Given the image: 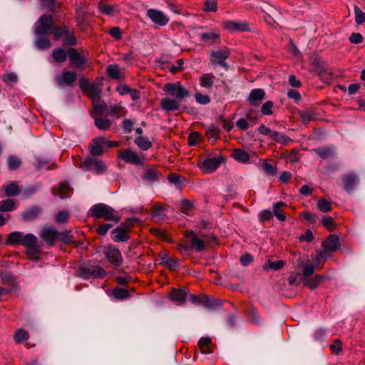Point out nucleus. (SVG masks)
<instances>
[{"instance_id": "f257e3e1", "label": "nucleus", "mask_w": 365, "mask_h": 365, "mask_svg": "<svg viewBox=\"0 0 365 365\" xmlns=\"http://www.w3.org/2000/svg\"><path fill=\"white\" fill-rule=\"evenodd\" d=\"M89 215L93 218H103L107 221L118 223L120 220L118 212L111 207L104 203H98L93 205L89 210Z\"/></svg>"}, {"instance_id": "f03ea898", "label": "nucleus", "mask_w": 365, "mask_h": 365, "mask_svg": "<svg viewBox=\"0 0 365 365\" xmlns=\"http://www.w3.org/2000/svg\"><path fill=\"white\" fill-rule=\"evenodd\" d=\"M184 236L187 239L190 245L178 244L177 249L182 254L185 253L190 250L195 249L197 252H202L205 249V242L198 238L197 235L192 230H187L185 232Z\"/></svg>"}, {"instance_id": "7ed1b4c3", "label": "nucleus", "mask_w": 365, "mask_h": 365, "mask_svg": "<svg viewBox=\"0 0 365 365\" xmlns=\"http://www.w3.org/2000/svg\"><path fill=\"white\" fill-rule=\"evenodd\" d=\"M78 274L83 279H103L106 272L98 265L87 264L79 268Z\"/></svg>"}, {"instance_id": "20e7f679", "label": "nucleus", "mask_w": 365, "mask_h": 365, "mask_svg": "<svg viewBox=\"0 0 365 365\" xmlns=\"http://www.w3.org/2000/svg\"><path fill=\"white\" fill-rule=\"evenodd\" d=\"M163 91L178 101H182L190 96L189 91L182 86L180 82L168 83L163 86Z\"/></svg>"}, {"instance_id": "39448f33", "label": "nucleus", "mask_w": 365, "mask_h": 365, "mask_svg": "<svg viewBox=\"0 0 365 365\" xmlns=\"http://www.w3.org/2000/svg\"><path fill=\"white\" fill-rule=\"evenodd\" d=\"M79 87L83 94L88 96L91 101L101 98V89L97 82L91 83L88 79L82 77L79 79Z\"/></svg>"}, {"instance_id": "423d86ee", "label": "nucleus", "mask_w": 365, "mask_h": 365, "mask_svg": "<svg viewBox=\"0 0 365 365\" xmlns=\"http://www.w3.org/2000/svg\"><path fill=\"white\" fill-rule=\"evenodd\" d=\"M225 160L222 155L207 158L202 162H199L198 167L203 173L210 174L214 173Z\"/></svg>"}, {"instance_id": "0eeeda50", "label": "nucleus", "mask_w": 365, "mask_h": 365, "mask_svg": "<svg viewBox=\"0 0 365 365\" xmlns=\"http://www.w3.org/2000/svg\"><path fill=\"white\" fill-rule=\"evenodd\" d=\"M118 157L126 163L131 165H143L144 164L143 158L130 148L120 150L118 153Z\"/></svg>"}, {"instance_id": "6e6552de", "label": "nucleus", "mask_w": 365, "mask_h": 365, "mask_svg": "<svg viewBox=\"0 0 365 365\" xmlns=\"http://www.w3.org/2000/svg\"><path fill=\"white\" fill-rule=\"evenodd\" d=\"M340 245L339 240L337 235H330L327 239L322 242V247L324 250L319 251L316 257V260L319 262L324 257L325 251L334 252L339 249Z\"/></svg>"}, {"instance_id": "1a4fd4ad", "label": "nucleus", "mask_w": 365, "mask_h": 365, "mask_svg": "<svg viewBox=\"0 0 365 365\" xmlns=\"http://www.w3.org/2000/svg\"><path fill=\"white\" fill-rule=\"evenodd\" d=\"M53 26V19L51 15L43 14L38 21L36 27V34L38 36L49 33Z\"/></svg>"}, {"instance_id": "9d476101", "label": "nucleus", "mask_w": 365, "mask_h": 365, "mask_svg": "<svg viewBox=\"0 0 365 365\" xmlns=\"http://www.w3.org/2000/svg\"><path fill=\"white\" fill-rule=\"evenodd\" d=\"M230 56V51L227 48H224L217 51H212L210 53V60L212 64H217L225 68H227L228 66L225 61Z\"/></svg>"}, {"instance_id": "9b49d317", "label": "nucleus", "mask_w": 365, "mask_h": 365, "mask_svg": "<svg viewBox=\"0 0 365 365\" xmlns=\"http://www.w3.org/2000/svg\"><path fill=\"white\" fill-rule=\"evenodd\" d=\"M224 29L231 32L250 31L251 27L247 21L227 20L222 22Z\"/></svg>"}, {"instance_id": "f8f14e48", "label": "nucleus", "mask_w": 365, "mask_h": 365, "mask_svg": "<svg viewBox=\"0 0 365 365\" xmlns=\"http://www.w3.org/2000/svg\"><path fill=\"white\" fill-rule=\"evenodd\" d=\"M68 56L69 58L71 66L80 70L85 68V64L87 63V59L85 56H82L76 48H68Z\"/></svg>"}, {"instance_id": "ddd939ff", "label": "nucleus", "mask_w": 365, "mask_h": 365, "mask_svg": "<svg viewBox=\"0 0 365 365\" xmlns=\"http://www.w3.org/2000/svg\"><path fill=\"white\" fill-rule=\"evenodd\" d=\"M110 264L115 267H119L123 263V257L118 249L111 246H106L103 251Z\"/></svg>"}, {"instance_id": "4468645a", "label": "nucleus", "mask_w": 365, "mask_h": 365, "mask_svg": "<svg viewBox=\"0 0 365 365\" xmlns=\"http://www.w3.org/2000/svg\"><path fill=\"white\" fill-rule=\"evenodd\" d=\"M76 80V71H63L60 76H56V81L60 86H72Z\"/></svg>"}, {"instance_id": "2eb2a0df", "label": "nucleus", "mask_w": 365, "mask_h": 365, "mask_svg": "<svg viewBox=\"0 0 365 365\" xmlns=\"http://www.w3.org/2000/svg\"><path fill=\"white\" fill-rule=\"evenodd\" d=\"M81 167L86 170L93 169L96 174H101L106 170V166L103 162L92 157L86 158Z\"/></svg>"}, {"instance_id": "dca6fc26", "label": "nucleus", "mask_w": 365, "mask_h": 365, "mask_svg": "<svg viewBox=\"0 0 365 365\" xmlns=\"http://www.w3.org/2000/svg\"><path fill=\"white\" fill-rule=\"evenodd\" d=\"M341 187L348 192H351L356 187L359 178L354 173H347L341 177Z\"/></svg>"}, {"instance_id": "f3484780", "label": "nucleus", "mask_w": 365, "mask_h": 365, "mask_svg": "<svg viewBox=\"0 0 365 365\" xmlns=\"http://www.w3.org/2000/svg\"><path fill=\"white\" fill-rule=\"evenodd\" d=\"M39 236L48 246H53L59 232L53 227H46L41 230Z\"/></svg>"}, {"instance_id": "a211bd4d", "label": "nucleus", "mask_w": 365, "mask_h": 365, "mask_svg": "<svg viewBox=\"0 0 365 365\" xmlns=\"http://www.w3.org/2000/svg\"><path fill=\"white\" fill-rule=\"evenodd\" d=\"M147 16L151 19V21L160 26H163L168 24L169 22V18L165 15V14L159 10L154 9H149L147 10Z\"/></svg>"}, {"instance_id": "6ab92c4d", "label": "nucleus", "mask_w": 365, "mask_h": 365, "mask_svg": "<svg viewBox=\"0 0 365 365\" xmlns=\"http://www.w3.org/2000/svg\"><path fill=\"white\" fill-rule=\"evenodd\" d=\"M103 137H96L92 140V144L90 145V153L93 156H100L103 153Z\"/></svg>"}, {"instance_id": "aec40b11", "label": "nucleus", "mask_w": 365, "mask_h": 365, "mask_svg": "<svg viewBox=\"0 0 365 365\" xmlns=\"http://www.w3.org/2000/svg\"><path fill=\"white\" fill-rule=\"evenodd\" d=\"M265 92L262 88L252 89L247 98V101L251 106H257L264 98Z\"/></svg>"}, {"instance_id": "412c9836", "label": "nucleus", "mask_w": 365, "mask_h": 365, "mask_svg": "<svg viewBox=\"0 0 365 365\" xmlns=\"http://www.w3.org/2000/svg\"><path fill=\"white\" fill-rule=\"evenodd\" d=\"M180 101L170 98H163L160 100V108L165 111H175L180 109Z\"/></svg>"}, {"instance_id": "4be33fe9", "label": "nucleus", "mask_w": 365, "mask_h": 365, "mask_svg": "<svg viewBox=\"0 0 365 365\" xmlns=\"http://www.w3.org/2000/svg\"><path fill=\"white\" fill-rule=\"evenodd\" d=\"M92 102L93 109L91 113V117L102 116L104 112L107 110V105L104 101H101V98L92 101Z\"/></svg>"}, {"instance_id": "5701e85b", "label": "nucleus", "mask_w": 365, "mask_h": 365, "mask_svg": "<svg viewBox=\"0 0 365 365\" xmlns=\"http://www.w3.org/2000/svg\"><path fill=\"white\" fill-rule=\"evenodd\" d=\"M187 297V292L182 289H173L170 294V299L179 304H183Z\"/></svg>"}, {"instance_id": "b1692460", "label": "nucleus", "mask_w": 365, "mask_h": 365, "mask_svg": "<svg viewBox=\"0 0 365 365\" xmlns=\"http://www.w3.org/2000/svg\"><path fill=\"white\" fill-rule=\"evenodd\" d=\"M220 38V35L215 30H210V31L202 33L200 35V39L205 43L213 44Z\"/></svg>"}, {"instance_id": "393cba45", "label": "nucleus", "mask_w": 365, "mask_h": 365, "mask_svg": "<svg viewBox=\"0 0 365 365\" xmlns=\"http://www.w3.org/2000/svg\"><path fill=\"white\" fill-rule=\"evenodd\" d=\"M215 76L212 73L202 74L199 78V83L201 87L206 89H211L214 85Z\"/></svg>"}, {"instance_id": "a878e982", "label": "nucleus", "mask_w": 365, "mask_h": 365, "mask_svg": "<svg viewBox=\"0 0 365 365\" xmlns=\"http://www.w3.org/2000/svg\"><path fill=\"white\" fill-rule=\"evenodd\" d=\"M324 280V277L320 274H316L312 277L305 278L304 284L310 289L314 290Z\"/></svg>"}, {"instance_id": "bb28decb", "label": "nucleus", "mask_w": 365, "mask_h": 365, "mask_svg": "<svg viewBox=\"0 0 365 365\" xmlns=\"http://www.w3.org/2000/svg\"><path fill=\"white\" fill-rule=\"evenodd\" d=\"M129 229L127 227H119L115 229L113 240L115 242H125L129 240L128 235Z\"/></svg>"}, {"instance_id": "cd10ccee", "label": "nucleus", "mask_w": 365, "mask_h": 365, "mask_svg": "<svg viewBox=\"0 0 365 365\" xmlns=\"http://www.w3.org/2000/svg\"><path fill=\"white\" fill-rule=\"evenodd\" d=\"M198 346L202 354H209L213 352V346L210 338H201Z\"/></svg>"}, {"instance_id": "c85d7f7f", "label": "nucleus", "mask_w": 365, "mask_h": 365, "mask_svg": "<svg viewBox=\"0 0 365 365\" xmlns=\"http://www.w3.org/2000/svg\"><path fill=\"white\" fill-rule=\"evenodd\" d=\"M232 156L235 160L242 163H248L250 160L249 153L245 150L240 148L234 149Z\"/></svg>"}, {"instance_id": "c756f323", "label": "nucleus", "mask_w": 365, "mask_h": 365, "mask_svg": "<svg viewBox=\"0 0 365 365\" xmlns=\"http://www.w3.org/2000/svg\"><path fill=\"white\" fill-rule=\"evenodd\" d=\"M95 125L101 130H107L112 125V121L103 116L93 117Z\"/></svg>"}, {"instance_id": "7c9ffc66", "label": "nucleus", "mask_w": 365, "mask_h": 365, "mask_svg": "<svg viewBox=\"0 0 365 365\" xmlns=\"http://www.w3.org/2000/svg\"><path fill=\"white\" fill-rule=\"evenodd\" d=\"M24 233L21 232H12L6 239V244L10 245H21L23 240Z\"/></svg>"}, {"instance_id": "2f4dec72", "label": "nucleus", "mask_w": 365, "mask_h": 365, "mask_svg": "<svg viewBox=\"0 0 365 365\" xmlns=\"http://www.w3.org/2000/svg\"><path fill=\"white\" fill-rule=\"evenodd\" d=\"M270 138L278 143L285 145L292 142V140L289 137L285 135L282 133L275 130H272Z\"/></svg>"}, {"instance_id": "473e14b6", "label": "nucleus", "mask_w": 365, "mask_h": 365, "mask_svg": "<svg viewBox=\"0 0 365 365\" xmlns=\"http://www.w3.org/2000/svg\"><path fill=\"white\" fill-rule=\"evenodd\" d=\"M107 74L109 77L116 79L122 80L124 78V75L121 73L118 65H108L106 67Z\"/></svg>"}, {"instance_id": "72a5a7b5", "label": "nucleus", "mask_w": 365, "mask_h": 365, "mask_svg": "<svg viewBox=\"0 0 365 365\" xmlns=\"http://www.w3.org/2000/svg\"><path fill=\"white\" fill-rule=\"evenodd\" d=\"M5 195L7 197H14L18 195L21 190L16 182H11L7 185L4 186Z\"/></svg>"}, {"instance_id": "f704fd0d", "label": "nucleus", "mask_w": 365, "mask_h": 365, "mask_svg": "<svg viewBox=\"0 0 365 365\" xmlns=\"http://www.w3.org/2000/svg\"><path fill=\"white\" fill-rule=\"evenodd\" d=\"M159 175L158 170L155 168H151L144 172L143 179L148 182H154L158 180Z\"/></svg>"}, {"instance_id": "c9c22d12", "label": "nucleus", "mask_w": 365, "mask_h": 365, "mask_svg": "<svg viewBox=\"0 0 365 365\" xmlns=\"http://www.w3.org/2000/svg\"><path fill=\"white\" fill-rule=\"evenodd\" d=\"M286 206V203L283 202H277L273 205V215L280 221H284L286 220V215L281 210L282 207Z\"/></svg>"}, {"instance_id": "e433bc0d", "label": "nucleus", "mask_w": 365, "mask_h": 365, "mask_svg": "<svg viewBox=\"0 0 365 365\" xmlns=\"http://www.w3.org/2000/svg\"><path fill=\"white\" fill-rule=\"evenodd\" d=\"M134 141L135 143L143 150H148L153 146L152 142L145 136H138Z\"/></svg>"}, {"instance_id": "4c0bfd02", "label": "nucleus", "mask_w": 365, "mask_h": 365, "mask_svg": "<svg viewBox=\"0 0 365 365\" xmlns=\"http://www.w3.org/2000/svg\"><path fill=\"white\" fill-rule=\"evenodd\" d=\"M52 56L56 62L63 63L67 58L68 51L66 52L61 48H56L53 51Z\"/></svg>"}, {"instance_id": "58836bf2", "label": "nucleus", "mask_w": 365, "mask_h": 365, "mask_svg": "<svg viewBox=\"0 0 365 365\" xmlns=\"http://www.w3.org/2000/svg\"><path fill=\"white\" fill-rule=\"evenodd\" d=\"M16 201L14 199H7L0 201V212H9L15 210Z\"/></svg>"}, {"instance_id": "ea45409f", "label": "nucleus", "mask_w": 365, "mask_h": 365, "mask_svg": "<svg viewBox=\"0 0 365 365\" xmlns=\"http://www.w3.org/2000/svg\"><path fill=\"white\" fill-rule=\"evenodd\" d=\"M218 9V0H204L202 10L204 12H216Z\"/></svg>"}, {"instance_id": "a19ab883", "label": "nucleus", "mask_w": 365, "mask_h": 365, "mask_svg": "<svg viewBox=\"0 0 365 365\" xmlns=\"http://www.w3.org/2000/svg\"><path fill=\"white\" fill-rule=\"evenodd\" d=\"M38 242V238L33 234L24 235L21 245L26 248L36 245Z\"/></svg>"}, {"instance_id": "79ce46f5", "label": "nucleus", "mask_w": 365, "mask_h": 365, "mask_svg": "<svg viewBox=\"0 0 365 365\" xmlns=\"http://www.w3.org/2000/svg\"><path fill=\"white\" fill-rule=\"evenodd\" d=\"M164 208L161 205H155L151 208V216L154 220H160L164 218Z\"/></svg>"}, {"instance_id": "37998d69", "label": "nucleus", "mask_w": 365, "mask_h": 365, "mask_svg": "<svg viewBox=\"0 0 365 365\" xmlns=\"http://www.w3.org/2000/svg\"><path fill=\"white\" fill-rule=\"evenodd\" d=\"M314 152L321 158L326 159L334 155V150L330 147H319L314 149Z\"/></svg>"}, {"instance_id": "c03bdc74", "label": "nucleus", "mask_w": 365, "mask_h": 365, "mask_svg": "<svg viewBox=\"0 0 365 365\" xmlns=\"http://www.w3.org/2000/svg\"><path fill=\"white\" fill-rule=\"evenodd\" d=\"M29 338V334L27 331L24 329H18L14 334V340L17 344H21Z\"/></svg>"}, {"instance_id": "a18cd8bd", "label": "nucleus", "mask_w": 365, "mask_h": 365, "mask_svg": "<svg viewBox=\"0 0 365 365\" xmlns=\"http://www.w3.org/2000/svg\"><path fill=\"white\" fill-rule=\"evenodd\" d=\"M7 164L10 170H15L20 168L21 160L16 155H10L7 159Z\"/></svg>"}, {"instance_id": "49530a36", "label": "nucleus", "mask_w": 365, "mask_h": 365, "mask_svg": "<svg viewBox=\"0 0 365 365\" xmlns=\"http://www.w3.org/2000/svg\"><path fill=\"white\" fill-rule=\"evenodd\" d=\"M41 212V209L36 207L28 209L23 212L22 217L26 220H31L35 219Z\"/></svg>"}, {"instance_id": "de8ad7c7", "label": "nucleus", "mask_w": 365, "mask_h": 365, "mask_svg": "<svg viewBox=\"0 0 365 365\" xmlns=\"http://www.w3.org/2000/svg\"><path fill=\"white\" fill-rule=\"evenodd\" d=\"M72 188L67 182H61L58 185V195L61 198L68 197L71 192Z\"/></svg>"}, {"instance_id": "09e8293b", "label": "nucleus", "mask_w": 365, "mask_h": 365, "mask_svg": "<svg viewBox=\"0 0 365 365\" xmlns=\"http://www.w3.org/2000/svg\"><path fill=\"white\" fill-rule=\"evenodd\" d=\"M100 11L106 15L112 16L116 11V6L110 4H106L103 2L98 4Z\"/></svg>"}, {"instance_id": "8fccbe9b", "label": "nucleus", "mask_w": 365, "mask_h": 365, "mask_svg": "<svg viewBox=\"0 0 365 365\" xmlns=\"http://www.w3.org/2000/svg\"><path fill=\"white\" fill-rule=\"evenodd\" d=\"M317 208L322 212H327L331 210V203L325 198H320L317 204Z\"/></svg>"}, {"instance_id": "3c124183", "label": "nucleus", "mask_w": 365, "mask_h": 365, "mask_svg": "<svg viewBox=\"0 0 365 365\" xmlns=\"http://www.w3.org/2000/svg\"><path fill=\"white\" fill-rule=\"evenodd\" d=\"M220 129L214 125L209 126L206 130V136L209 139L216 140L220 137Z\"/></svg>"}, {"instance_id": "603ef678", "label": "nucleus", "mask_w": 365, "mask_h": 365, "mask_svg": "<svg viewBox=\"0 0 365 365\" xmlns=\"http://www.w3.org/2000/svg\"><path fill=\"white\" fill-rule=\"evenodd\" d=\"M40 250L38 245H34L32 247L26 248V255L29 259L37 261L39 259Z\"/></svg>"}, {"instance_id": "864d4df0", "label": "nucleus", "mask_w": 365, "mask_h": 365, "mask_svg": "<svg viewBox=\"0 0 365 365\" xmlns=\"http://www.w3.org/2000/svg\"><path fill=\"white\" fill-rule=\"evenodd\" d=\"M113 295L118 299H125L130 297L128 291L121 287H116L113 290Z\"/></svg>"}, {"instance_id": "5fc2aeb1", "label": "nucleus", "mask_w": 365, "mask_h": 365, "mask_svg": "<svg viewBox=\"0 0 365 365\" xmlns=\"http://www.w3.org/2000/svg\"><path fill=\"white\" fill-rule=\"evenodd\" d=\"M68 27L66 26L61 27L58 26H53L52 29L53 30V34L54 39L58 41L61 38L62 36H64L65 33L67 32Z\"/></svg>"}, {"instance_id": "6e6d98bb", "label": "nucleus", "mask_w": 365, "mask_h": 365, "mask_svg": "<svg viewBox=\"0 0 365 365\" xmlns=\"http://www.w3.org/2000/svg\"><path fill=\"white\" fill-rule=\"evenodd\" d=\"M36 46L39 49L43 50V49L49 48L51 46V43L47 37H46V36L41 37V36H40L36 41Z\"/></svg>"}, {"instance_id": "4d7b16f0", "label": "nucleus", "mask_w": 365, "mask_h": 365, "mask_svg": "<svg viewBox=\"0 0 365 365\" xmlns=\"http://www.w3.org/2000/svg\"><path fill=\"white\" fill-rule=\"evenodd\" d=\"M322 224L324 227H326L329 231H332L335 229V222L331 217H324L322 220Z\"/></svg>"}, {"instance_id": "13d9d810", "label": "nucleus", "mask_w": 365, "mask_h": 365, "mask_svg": "<svg viewBox=\"0 0 365 365\" xmlns=\"http://www.w3.org/2000/svg\"><path fill=\"white\" fill-rule=\"evenodd\" d=\"M192 209H193V205L190 201H189L187 200H182L181 204H180V210L182 212H183L186 215H189L191 212V211L192 210Z\"/></svg>"}, {"instance_id": "bf43d9fd", "label": "nucleus", "mask_w": 365, "mask_h": 365, "mask_svg": "<svg viewBox=\"0 0 365 365\" xmlns=\"http://www.w3.org/2000/svg\"><path fill=\"white\" fill-rule=\"evenodd\" d=\"M355 22L357 25H361L365 22V13L358 7L354 8Z\"/></svg>"}, {"instance_id": "052dcab7", "label": "nucleus", "mask_w": 365, "mask_h": 365, "mask_svg": "<svg viewBox=\"0 0 365 365\" xmlns=\"http://www.w3.org/2000/svg\"><path fill=\"white\" fill-rule=\"evenodd\" d=\"M169 182L175 185L178 188H181L182 183L181 181V176L177 173H170L168 178Z\"/></svg>"}, {"instance_id": "680f3d73", "label": "nucleus", "mask_w": 365, "mask_h": 365, "mask_svg": "<svg viewBox=\"0 0 365 365\" xmlns=\"http://www.w3.org/2000/svg\"><path fill=\"white\" fill-rule=\"evenodd\" d=\"M302 274L305 278L310 277L314 272L315 267L311 264H302Z\"/></svg>"}, {"instance_id": "e2e57ef3", "label": "nucleus", "mask_w": 365, "mask_h": 365, "mask_svg": "<svg viewBox=\"0 0 365 365\" xmlns=\"http://www.w3.org/2000/svg\"><path fill=\"white\" fill-rule=\"evenodd\" d=\"M201 305L208 308H212L217 305V303L215 300L212 299L206 295L201 296Z\"/></svg>"}, {"instance_id": "0e129e2a", "label": "nucleus", "mask_w": 365, "mask_h": 365, "mask_svg": "<svg viewBox=\"0 0 365 365\" xmlns=\"http://www.w3.org/2000/svg\"><path fill=\"white\" fill-rule=\"evenodd\" d=\"M65 38V44H69L71 46H75L76 44V38L73 31H70L68 29H67V32L64 34Z\"/></svg>"}, {"instance_id": "69168bd1", "label": "nucleus", "mask_w": 365, "mask_h": 365, "mask_svg": "<svg viewBox=\"0 0 365 365\" xmlns=\"http://www.w3.org/2000/svg\"><path fill=\"white\" fill-rule=\"evenodd\" d=\"M2 79L6 84H13L18 81V76L14 73H9L3 75Z\"/></svg>"}, {"instance_id": "338daca9", "label": "nucleus", "mask_w": 365, "mask_h": 365, "mask_svg": "<svg viewBox=\"0 0 365 365\" xmlns=\"http://www.w3.org/2000/svg\"><path fill=\"white\" fill-rule=\"evenodd\" d=\"M273 102L271 101H266L262 104L261 107V112L262 114L266 115H270L272 114Z\"/></svg>"}, {"instance_id": "774afa93", "label": "nucleus", "mask_w": 365, "mask_h": 365, "mask_svg": "<svg viewBox=\"0 0 365 365\" xmlns=\"http://www.w3.org/2000/svg\"><path fill=\"white\" fill-rule=\"evenodd\" d=\"M195 101L201 105H207L210 102V98L208 95H204L201 93H196L195 94Z\"/></svg>"}]
</instances>
